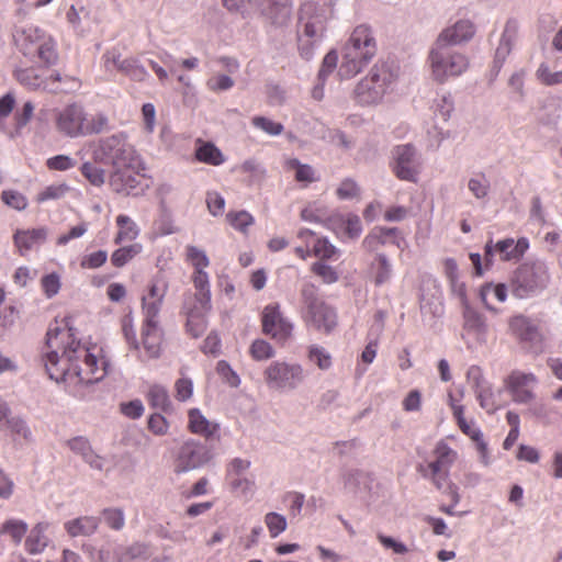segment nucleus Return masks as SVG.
Masks as SVG:
<instances>
[{"label":"nucleus","instance_id":"obj_1","mask_svg":"<svg viewBox=\"0 0 562 562\" xmlns=\"http://www.w3.org/2000/svg\"><path fill=\"white\" fill-rule=\"evenodd\" d=\"M101 349L87 348L74 338L69 328L49 327L43 362L49 379L64 383L68 393L82 397L80 389L101 381L108 373V361L99 357Z\"/></svg>","mask_w":562,"mask_h":562},{"label":"nucleus","instance_id":"obj_2","mask_svg":"<svg viewBox=\"0 0 562 562\" xmlns=\"http://www.w3.org/2000/svg\"><path fill=\"white\" fill-rule=\"evenodd\" d=\"M376 50V40L372 27L364 23L357 25L342 48L339 76L342 79L355 77L372 60Z\"/></svg>","mask_w":562,"mask_h":562},{"label":"nucleus","instance_id":"obj_3","mask_svg":"<svg viewBox=\"0 0 562 562\" xmlns=\"http://www.w3.org/2000/svg\"><path fill=\"white\" fill-rule=\"evenodd\" d=\"M334 0H311L301 7L299 21V48L305 59L312 56V46L319 42L326 24L333 18Z\"/></svg>","mask_w":562,"mask_h":562},{"label":"nucleus","instance_id":"obj_4","mask_svg":"<svg viewBox=\"0 0 562 562\" xmlns=\"http://www.w3.org/2000/svg\"><path fill=\"white\" fill-rule=\"evenodd\" d=\"M398 78V67L394 63H376L355 87L353 99L360 105L371 106L383 102L393 91Z\"/></svg>","mask_w":562,"mask_h":562},{"label":"nucleus","instance_id":"obj_5","mask_svg":"<svg viewBox=\"0 0 562 562\" xmlns=\"http://www.w3.org/2000/svg\"><path fill=\"white\" fill-rule=\"evenodd\" d=\"M426 65L430 78L438 83L456 79L468 71L470 58L456 48L434 42L428 50Z\"/></svg>","mask_w":562,"mask_h":562},{"label":"nucleus","instance_id":"obj_6","mask_svg":"<svg viewBox=\"0 0 562 562\" xmlns=\"http://www.w3.org/2000/svg\"><path fill=\"white\" fill-rule=\"evenodd\" d=\"M13 40L18 49L30 58H37L46 66L58 60L56 41L46 32L33 24L15 25Z\"/></svg>","mask_w":562,"mask_h":562},{"label":"nucleus","instance_id":"obj_7","mask_svg":"<svg viewBox=\"0 0 562 562\" xmlns=\"http://www.w3.org/2000/svg\"><path fill=\"white\" fill-rule=\"evenodd\" d=\"M93 158L114 168L113 182L116 181L120 170L136 169L138 166L135 149L122 134L101 138L93 151Z\"/></svg>","mask_w":562,"mask_h":562},{"label":"nucleus","instance_id":"obj_8","mask_svg":"<svg viewBox=\"0 0 562 562\" xmlns=\"http://www.w3.org/2000/svg\"><path fill=\"white\" fill-rule=\"evenodd\" d=\"M301 316L307 326L330 333L337 325V315L333 307L318 297L317 288L305 283L301 289Z\"/></svg>","mask_w":562,"mask_h":562},{"label":"nucleus","instance_id":"obj_9","mask_svg":"<svg viewBox=\"0 0 562 562\" xmlns=\"http://www.w3.org/2000/svg\"><path fill=\"white\" fill-rule=\"evenodd\" d=\"M308 371L297 361L273 360L263 370V379L269 390L290 393L303 385Z\"/></svg>","mask_w":562,"mask_h":562},{"label":"nucleus","instance_id":"obj_10","mask_svg":"<svg viewBox=\"0 0 562 562\" xmlns=\"http://www.w3.org/2000/svg\"><path fill=\"white\" fill-rule=\"evenodd\" d=\"M551 280L546 261L536 259L520 265L514 274L513 293L519 299L531 297L544 291Z\"/></svg>","mask_w":562,"mask_h":562},{"label":"nucleus","instance_id":"obj_11","mask_svg":"<svg viewBox=\"0 0 562 562\" xmlns=\"http://www.w3.org/2000/svg\"><path fill=\"white\" fill-rule=\"evenodd\" d=\"M434 460L418 467L422 475L435 484L438 490L443 488L448 482L449 470L458 459V452L443 440L437 442L432 451Z\"/></svg>","mask_w":562,"mask_h":562},{"label":"nucleus","instance_id":"obj_12","mask_svg":"<svg viewBox=\"0 0 562 562\" xmlns=\"http://www.w3.org/2000/svg\"><path fill=\"white\" fill-rule=\"evenodd\" d=\"M463 334L468 348H477L487 342L488 325L483 314L474 310L469 302H464Z\"/></svg>","mask_w":562,"mask_h":562},{"label":"nucleus","instance_id":"obj_13","mask_svg":"<svg viewBox=\"0 0 562 562\" xmlns=\"http://www.w3.org/2000/svg\"><path fill=\"white\" fill-rule=\"evenodd\" d=\"M392 169L395 176L405 181L416 182L420 169V155L411 144L396 146L393 151Z\"/></svg>","mask_w":562,"mask_h":562},{"label":"nucleus","instance_id":"obj_14","mask_svg":"<svg viewBox=\"0 0 562 562\" xmlns=\"http://www.w3.org/2000/svg\"><path fill=\"white\" fill-rule=\"evenodd\" d=\"M57 131L68 137L75 138L85 135V122L87 115L78 103L67 104L54 112Z\"/></svg>","mask_w":562,"mask_h":562},{"label":"nucleus","instance_id":"obj_15","mask_svg":"<svg viewBox=\"0 0 562 562\" xmlns=\"http://www.w3.org/2000/svg\"><path fill=\"white\" fill-rule=\"evenodd\" d=\"M293 324L283 316L279 304H268L262 311V331L279 342L292 335Z\"/></svg>","mask_w":562,"mask_h":562},{"label":"nucleus","instance_id":"obj_16","mask_svg":"<svg viewBox=\"0 0 562 562\" xmlns=\"http://www.w3.org/2000/svg\"><path fill=\"white\" fill-rule=\"evenodd\" d=\"M211 458V451L204 443L190 439L179 448L176 467L178 471L186 472L204 465Z\"/></svg>","mask_w":562,"mask_h":562},{"label":"nucleus","instance_id":"obj_17","mask_svg":"<svg viewBox=\"0 0 562 562\" xmlns=\"http://www.w3.org/2000/svg\"><path fill=\"white\" fill-rule=\"evenodd\" d=\"M519 23L515 19H508L505 23L491 68V81L495 80L507 57L512 53L513 46L518 37Z\"/></svg>","mask_w":562,"mask_h":562},{"label":"nucleus","instance_id":"obj_18","mask_svg":"<svg viewBox=\"0 0 562 562\" xmlns=\"http://www.w3.org/2000/svg\"><path fill=\"white\" fill-rule=\"evenodd\" d=\"M538 380L533 373L513 371L506 379V386L514 402L528 404L535 398Z\"/></svg>","mask_w":562,"mask_h":562},{"label":"nucleus","instance_id":"obj_19","mask_svg":"<svg viewBox=\"0 0 562 562\" xmlns=\"http://www.w3.org/2000/svg\"><path fill=\"white\" fill-rule=\"evenodd\" d=\"M508 326L510 333L521 342L527 344L530 348L538 350L542 346L543 336L538 325L525 315H515L509 318Z\"/></svg>","mask_w":562,"mask_h":562},{"label":"nucleus","instance_id":"obj_20","mask_svg":"<svg viewBox=\"0 0 562 562\" xmlns=\"http://www.w3.org/2000/svg\"><path fill=\"white\" fill-rule=\"evenodd\" d=\"M168 285L165 282H153L148 292L142 297L143 324H160L159 313Z\"/></svg>","mask_w":562,"mask_h":562},{"label":"nucleus","instance_id":"obj_21","mask_svg":"<svg viewBox=\"0 0 562 562\" xmlns=\"http://www.w3.org/2000/svg\"><path fill=\"white\" fill-rule=\"evenodd\" d=\"M66 446L76 456L95 471H108L109 461L105 457L95 452L89 439L85 436H76L66 441Z\"/></svg>","mask_w":562,"mask_h":562},{"label":"nucleus","instance_id":"obj_22","mask_svg":"<svg viewBox=\"0 0 562 562\" xmlns=\"http://www.w3.org/2000/svg\"><path fill=\"white\" fill-rule=\"evenodd\" d=\"M475 32V25L470 20H459L441 30L434 42L454 48L469 43Z\"/></svg>","mask_w":562,"mask_h":562},{"label":"nucleus","instance_id":"obj_23","mask_svg":"<svg viewBox=\"0 0 562 562\" xmlns=\"http://www.w3.org/2000/svg\"><path fill=\"white\" fill-rule=\"evenodd\" d=\"M212 304H201L199 301L184 300L183 312L187 316V331L192 337H200L207 327V314Z\"/></svg>","mask_w":562,"mask_h":562},{"label":"nucleus","instance_id":"obj_24","mask_svg":"<svg viewBox=\"0 0 562 562\" xmlns=\"http://www.w3.org/2000/svg\"><path fill=\"white\" fill-rule=\"evenodd\" d=\"M250 461L235 458L227 467V483L236 492H247L257 488L251 473H249Z\"/></svg>","mask_w":562,"mask_h":562},{"label":"nucleus","instance_id":"obj_25","mask_svg":"<svg viewBox=\"0 0 562 562\" xmlns=\"http://www.w3.org/2000/svg\"><path fill=\"white\" fill-rule=\"evenodd\" d=\"M529 248V241L527 238L521 237L517 240L513 238H506L493 244L492 240L485 245L486 257H492L494 252H498L501 259L504 261L519 260Z\"/></svg>","mask_w":562,"mask_h":562},{"label":"nucleus","instance_id":"obj_26","mask_svg":"<svg viewBox=\"0 0 562 562\" xmlns=\"http://www.w3.org/2000/svg\"><path fill=\"white\" fill-rule=\"evenodd\" d=\"M387 244H393L402 250L406 246L405 239L396 227H376L362 241L363 248L368 251H374Z\"/></svg>","mask_w":562,"mask_h":562},{"label":"nucleus","instance_id":"obj_27","mask_svg":"<svg viewBox=\"0 0 562 562\" xmlns=\"http://www.w3.org/2000/svg\"><path fill=\"white\" fill-rule=\"evenodd\" d=\"M257 5L273 24L285 23L291 14V0H257Z\"/></svg>","mask_w":562,"mask_h":562},{"label":"nucleus","instance_id":"obj_28","mask_svg":"<svg viewBox=\"0 0 562 562\" xmlns=\"http://www.w3.org/2000/svg\"><path fill=\"white\" fill-rule=\"evenodd\" d=\"M162 342V330L160 324H143L142 346L147 359H155L160 356Z\"/></svg>","mask_w":562,"mask_h":562},{"label":"nucleus","instance_id":"obj_29","mask_svg":"<svg viewBox=\"0 0 562 562\" xmlns=\"http://www.w3.org/2000/svg\"><path fill=\"white\" fill-rule=\"evenodd\" d=\"M47 237L46 228H33L27 231H16L13 239L21 255L41 246Z\"/></svg>","mask_w":562,"mask_h":562},{"label":"nucleus","instance_id":"obj_30","mask_svg":"<svg viewBox=\"0 0 562 562\" xmlns=\"http://www.w3.org/2000/svg\"><path fill=\"white\" fill-rule=\"evenodd\" d=\"M80 87L78 78L70 75H63L59 71H54L45 79L44 90L52 93H68L77 90Z\"/></svg>","mask_w":562,"mask_h":562},{"label":"nucleus","instance_id":"obj_31","mask_svg":"<svg viewBox=\"0 0 562 562\" xmlns=\"http://www.w3.org/2000/svg\"><path fill=\"white\" fill-rule=\"evenodd\" d=\"M47 528V522H38L31 529L24 543L27 553L35 555L42 553L46 549L49 542V539L46 536Z\"/></svg>","mask_w":562,"mask_h":562},{"label":"nucleus","instance_id":"obj_32","mask_svg":"<svg viewBox=\"0 0 562 562\" xmlns=\"http://www.w3.org/2000/svg\"><path fill=\"white\" fill-rule=\"evenodd\" d=\"M188 418V427L193 434L209 438L217 431V425L211 423L199 408H191Z\"/></svg>","mask_w":562,"mask_h":562},{"label":"nucleus","instance_id":"obj_33","mask_svg":"<svg viewBox=\"0 0 562 562\" xmlns=\"http://www.w3.org/2000/svg\"><path fill=\"white\" fill-rule=\"evenodd\" d=\"M98 525L95 517L83 516L66 521L64 528L71 538L88 537L94 533Z\"/></svg>","mask_w":562,"mask_h":562},{"label":"nucleus","instance_id":"obj_34","mask_svg":"<svg viewBox=\"0 0 562 562\" xmlns=\"http://www.w3.org/2000/svg\"><path fill=\"white\" fill-rule=\"evenodd\" d=\"M192 282L195 289L186 300L199 301L202 305L211 303L210 278L205 270L193 271Z\"/></svg>","mask_w":562,"mask_h":562},{"label":"nucleus","instance_id":"obj_35","mask_svg":"<svg viewBox=\"0 0 562 562\" xmlns=\"http://www.w3.org/2000/svg\"><path fill=\"white\" fill-rule=\"evenodd\" d=\"M370 271L374 284L381 286L392 278V263L384 254H378L370 266Z\"/></svg>","mask_w":562,"mask_h":562},{"label":"nucleus","instance_id":"obj_36","mask_svg":"<svg viewBox=\"0 0 562 562\" xmlns=\"http://www.w3.org/2000/svg\"><path fill=\"white\" fill-rule=\"evenodd\" d=\"M115 223L119 227V232L114 238V243L116 245L122 244L123 241H132L138 237L140 232L139 227L128 215H117Z\"/></svg>","mask_w":562,"mask_h":562},{"label":"nucleus","instance_id":"obj_37","mask_svg":"<svg viewBox=\"0 0 562 562\" xmlns=\"http://www.w3.org/2000/svg\"><path fill=\"white\" fill-rule=\"evenodd\" d=\"M458 425L460 429L475 442L481 462L487 465L490 463L487 445L483 439L482 431L467 420H460V424Z\"/></svg>","mask_w":562,"mask_h":562},{"label":"nucleus","instance_id":"obj_38","mask_svg":"<svg viewBox=\"0 0 562 562\" xmlns=\"http://www.w3.org/2000/svg\"><path fill=\"white\" fill-rule=\"evenodd\" d=\"M562 117V105L558 99L549 98L546 100L539 122L546 126L555 128Z\"/></svg>","mask_w":562,"mask_h":562},{"label":"nucleus","instance_id":"obj_39","mask_svg":"<svg viewBox=\"0 0 562 562\" xmlns=\"http://www.w3.org/2000/svg\"><path fill=\"white\" fill-rule=\"evenodd\" d=\"M375 482L371 475L360 470H352L346 476L345 487L355 491H372Z\"/></svg>","mask_w":562,"mask_h":562},{"label":"nucleus","instance_id":"obj_40","mask_svg":"<svg viewBox=\"0 0 562 562\" xmlns=\"http://www.w3.org/2000/svg\"><path fill=\"white\" fill-rule=\"evenodd\" d=\"M195 157L199 161L220 166L225 161L224 155L213 143H201L195 150Z\"/></svg>","mask_w":562,"mask_h":562},{"label":"nucleus","instance_id":"obj_41","mask_svg":"<svg viewBox=\"0 0 562 562\" xmlns=\"http://www.w3.org/2000/svg\"><path fill=\"white\" fill-rule=\"evenodd\" d=\"M307 359L322 371H327L333 366L331 355L319 345H311L307 347Z\"/></svg>","mask_w":562,"mask_h":562},{"label":"nucleus","instance_id":"obj_42","mask_svg":"<svg viewBox=\"0 0 562 562\" xmlns=\"http://www.w3.org/2000/svg\"><path fill=\"white\" fill-rule=\"evenodd\" d=\"M148 401L155 408L168 411L171 406L168 390L159 384H154L148 390Z\"/></svg>","mask_w":562,"mask_h":562},{"label":"nucleus","instance_id":"obj_43","mask_svg":"<svg viewBox=\"0 0 562 562\" xmlns=\"http://www.w3.org/2000/svg\"><path fill=\"white\" fill-rule=\"evenodd\" d=\"M312 252L317 257L318 261L337 259L340 250L336 248L327 238H316Z\"/></svg>","mask_w":562,"mask_h":562},{"label":"nucleus","instance_id":"obj_44","mask_svg":"<svg viewBox=\"0 0 562 562\" xmlns=\"http://www.w3.org/2000/svg\"><path fill=\"white\" fill-rule=\"evenodd\" d=\"M120 72L135 81H144L148 76V72L144 66H142L139 61L133 57L124 58V61L120 64Z\"/></svg>","mask_w":562,"mask_h":562},{"label":"nucleus","instance_id":"obj_45","mask_svg":"<svg viewBox=\"0 0 562 562\" xmlns=\"http://www.w3.org/2000/svg\"><path fill=\"white\" fill-rule=\"evenodd\" d=\"M16 80L30 90H44L45 79H42L35 69L25 68L15 71Z\"/></svg>","mask_w":562,"mask_h":562},{"label":"nucleus","instance_id":"obj_46","mask_svg":"<svg viewBox=\"0 0 562 562\" xmlns=\"http://www.w3.org/2000/svg\"><path fill=\"white\" fill-rule=\"evenodd\" d=\"M140 244H133L130 246L116 249L111 256V262L114 267L121 268L131 261L135 256L142 251Z\"/></svg>","mask_w":562,"mask_h":562},{"label":"nucleus","instance_id":"obj_47","mask_svg":"<svg viewBox=\"0 0 562 562\" xmlns=\"http://www.w3.org/2000/svg\"><path fill=\"white\" fill-rule=\"evenodd\" d=\"M27 531L26 522L18 519L5 520L0 528L1 533H8L15 544H19Z\"/></svg>","mask_w":562,"mask_h":562},{"label":"nucleus","instance_id":"obj_48","mask_svg":"<svg viewBox=\"0 0 562 562\" xmlns=\"http://www.w3.org/2000/svg\"><path fill=\"white\" fill-rule=\"evenodd\" d=\"M535 77L543 86H558L562 83V69L552 71L547 63H541L535 72Z\"/></svg>","mask_w":562,"mask_h":562},{"label":"nucleus","instance_id":"obj_49","mask_svg":"<svg viewBox=\"0 0 562 562\" xmlns=\"http://www.w3.org/2000/svg\"><path fill=\"white\" fill-rule=\"evenodd\" d=\"M432 108L435 115L440 117L443 122H447L454 110V102L452 97L449 93H446L438 95L434 100Z\"/></svg>","mask_w":562,"mask_h":562},{"label":"nucleus","instance_id":"obj_50","mask_svg":"<svg viewBox=\"0 0 562 562\" xmlns=\"http://www.w3.org/2000/svg\"><path fill=\"white\" fill-rule=\"evenodd\" d=\"M288 167L295 170V180L299 182L311 183L318 180L315 170L312 166L301 164L297 159L288 161Z\"/></svg>","mask_w":562,"mask_h":562},{"label":"nucleus","instance_id":"obj_51","mask_svg":"<svg viewBox=\"0 0 562 562\" xmlns=\"http://www.w3.org/2000/svg\"><path fill=\"white\" fill-rule=\"evenodd\" d=\"M70 191V187L65 183H53L44 188L36 198L37 202H45L49 200H59L66 196V194Z\"/></svg>","mask_w":562,"mask_h":562},{"label":"nucleus","instance_id":"obj_52","mask_svg":"<svg viewBox=\"0 0 562 562\" xmlns=\"http://www.w3.org/2000/svg\"><path fill=\"white\" fill-rule=\"evenodd\" d=\"M7 436H10L13 441L23 440L24 442L32 441V431L25 420L19 416H15L13 423L9 428Z\"/></svg>","mask_w":562,"mask_h":562},{"label":"nucleus","instance_id":"obj_53","mask_svg":"<svg viewBox=\"0 0 562 562\" xmlns=\"http://www.w3.org/2000/svg\"><path fill=\"white\" fill-rule=\"evenodd\" d=\"M251 124L254 127L262 131L269 136H278L284 131V126L281 123L272 121L266 116H254L251 119Z\"/></svg>","mask_w":562,"mask_h":562},{"label":"nucleus","instance_id":"obj_54","mask_svg":"<svg viewBox=\"0 0 562 562\" xmlns=\"http://www.w3.org/2000/svg\"><path fill=\"white\" fill-rule=\"evenodd\" d=\"M250 356L256 361H263L274 357V348L263 339H256L250 345Z\"/></svg>","mask_w":562,"mask_h":562},{"label":"nucleus","instance_id":"obj_55","mask_svg":"<svg viewBox=\"0 0 562 562\" xmlns=\"http://www.w3.org/2000/svg\"><path fill=\"white\" fill-rule=\"evenodd\" d=\"M493 295L497 301L504 302L507 297V289L504 284L492 285L487 284L481 289L480 296L485 307L494 313H497V310L490 306L487 303V296Z\"/></svg>","mask_w":562,"mask_h":562},{"label":"nucleus","instance_id":"obj_56","mask_svg":"<svg viewBox=\"0 0 562 562\" xmlns=\"http://www.w3.org/2000/svg\"><path fill=\"white\" fill-rule=\"evenodd\" d=\"M527 71L525 69H518L514 71L508 79V87L515 95L517 101H522L526 98L525 79Z\"/></svg>","mask_w":562,"mask_h":562},{"label":"nucleus","instance_id":"obj_57","mask_svg":"<svg viewBox=\"0 0 562 562\" xmlns=\"http://www.w3.org/2000/svg\"><path fill=\"white\" fill-rule=\"evenodd\" d=\"M128 170L130 169L120 170L115 182H113V176L111 177V184L119 193L130 194L131 191L136 188V179Z\"/></svg>","mask_w":562,"mask_h":562},{"label":"nucleus","instance_id":"obj_58","mask_svg":"<svg viewBox=\"0 0 562 562\" xmlns=\"http://www.w3.org/2000/svg\"><path fill=\"white\" fill-rule=\"evenodd\" d=\"M265 524L271 538H277L286 529V519L283 515L271 512L265 516Z\"/></svg>","mask_w":562,"mask_h":562},{"label":"nucleus","instance_id":"obj_59","mask_svg":"<svg viewBox=\"0 0 562 562\" xmlns=\"http://www.w3.org/2000/svg\"><path fill=\"white\" fill-rule=\"evenodd\" d=\"M311 270L326 284H333L339 279V273L336 271V269L325 263V261L314 262L311 267Z\"/></svg>","mask_w":562,"mask_h":562},{"label":"nucleus","instance_id":"obj_60","mask_svg":"<svg viewBox=\"0 0 562 562\" xmlns=\"http://www.w3.org/2000/svg\"><path fill=\"white\" fill-rule=\"evenodd\" d=\"M468 188L476 199H484L490 192V181L480 173L469 179Z\"/></svg>","mask_w":562,"mask_h":562},{"label":"nucleus","instance_id":"obj_61","mask_svg":"<svg viewBox=\"0 0 562 562\" xmlns=\"http://www.w3.org/2000/svg\"><path fill=\"white\" fill-rule=\"evenodd\" d=\"M186 250L187 259L193 266L194 271L205 270L210 266V259L204 250L191 245L187 246Z\"/></svg>","mask_w":562,"mask_h":562},{"label":"nucleus","instance_id":"obj_62","mask_svg":"<svg viewBox=\"0 0 562 562\" xmlns=\"http://www.w3.org/2000/svg\"><path fill=\"white\" fill-rule=\"evenodd\" d=\"M227 221L234 228L245 232L254 223V217L246 211H239L236 213H228Z\"/></svg>","mask_w":562,"mask_h":562},{"label":"nucleus","instance_id":"obj_63","mask_svg":"<svg viewBox=\"0 0 562 562\" xmlns=\"http://www.w3.org/2000/svg\"><path fill=\"white\" fill-rule=\"evenodd\" d=\"M81 172L92 186L100 187L104 183V171L91 162H85Z\"/></svg>","mask_w":562,"mask_h":562},{"label":"nucleus","instance_id":"obj_64","mask_svg":"<svg viewBox=\"0 0 562 562\" xmlns=\"http://www.w3.org/2000/svg\"><path fill=\"white\" fill-rule=\"evenodd\" d=\"M234 80L227 75H216L206 82L207 88L213 92L227 91L234 87Z\"/></svg>","mask_w":562,"mask_h":562}]
</instances>
